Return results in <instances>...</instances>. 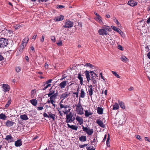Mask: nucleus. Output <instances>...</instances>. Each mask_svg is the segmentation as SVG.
<instances>
[{"mask_svg": "<svg viewBox=\"0 0 150 150\" xmlns=\"http://www.w3.org/2000/svg\"><path fill=\"white\" fill-rule=\"evenodd\" d=\"M43 116L45 117H49V115H48L46 113H45L43 114Z\"/></svg>", "mask_w": 150, "mask_h": 150, "instance_id": "64", "label": "nucleus"}, {"mask_svg": "<svg viewBox=\"0 0 150 150\" xmlns=\"http://www.w3.org/2000/svg\"><path fill=\"white\" fill-rule=\"evenodd\" d=\"M57 44L58 46H61L62 45V41H60L58 42H57Z\"/></svg>", "mask_w": 150, "mask_h": 150, "instance_id": "54", "label": "nucleus"}, {"mask_svg": "<svg viewBox=\"0 0 150 150\" xmlns=\"http://www.w3.org/2000/svg\"><path fill=\"white\" fill-rule=\"evenodd\" d=\"M60 103V108H59V110L63 112L64 114H68V112H69L71 110L70 109H69L68 110H67V108L69 107V106L67 105H64L61 104V102Z\"/></svg>", "mask_w": 150, "mask_h": 150, "instance_id": "1", "label": "nucleus"}, {"mask_svg": "<svg viewBox=\"0 0 150 150\" xmlns=\"http://www.w3.org/2000/svg\"><path fill=\"white\" fill-rule=\"evenodd\" d=\"M117 47H118V49H119L120 50H123V48H122V47L121 45H117Z\"/></svg>", "mask_w": 150, "mask_h": 150, "instance_id": "55", "label": "nucleus"}, {"mask_svg": "<svg viewBox=\"0 0 150 150\" xmlns=\"http://www.w3.org/2000/svg\"><path fill=\"white\" fill-rule=\"evenodd\" d=\"M4 59V57L1 53H0V61H2Z\"/></svg>", "mask_w": 150, "mask_h": 150, "instance_id": "59", "label": "nucleus"}, {"mask_svg": "<svg viewBox=\"0 0 150 150\" xmlns=\"http://www.w3.org/2000/svg\"><path fill=\"white\" fill-rule=\"evenodd\" d=\"M23 49H21L20 48V49H19V51H18L17 52V56H18V55H19V54H21L22 53V52H23Z\"/></svg>", "mask_w": 150, "mask_h": 150, "instance_id": "45", "label": "nucleus"}, {"mask_svg": "<svg viewBox=\"0 0 150 150\" xmlns=\"http://www.w3.org/2000/svg\"><path fill=\"white\" fill-rule=\"evenodd\" d=\"M2 87L3 91L5 92L8 91L9 90V87L8 85L7 84H3Z\"/></svg>", "mask_w": 150, "mask_h": 150, "instance_id": "13", "label": "nucleus"}, {"mask_svg": "<svg viewBox=\"0 0 150 150\" xmlns=\"http://www.w3.org/2000/svg\"><path fill=\"white\" fill-rule=\"evenodd\" d=\"M44 86H45V87L43 88V90H45L47 88L49 87H50L51 86V84H46V83L44 85Z\"/></svg>", "mask_w": 150, "mask_h": 150, "instance_id": "39", "label": "nucleus"}, {"mask_svg": "<svg viewBox=\"0 0 150 150\" xmlns=\"http://www.w3.org/2000/svg\"><path fill=\"white\" fill-rule=\"evenodd\" d=\"M86 95V93L84 89H81V92L80 94V97L81 98H84Z\"/></svg>", "mask_w": 150, "mask_h": 150, "instance_id": "21", "label": "nucleus"}, {"mask_svg": "<svg viewBox=\"0 0 150 150\" xmlns=\"http://www.w3.org/2000/svg\"><path fill=\"white\" fill-rule=\"evenodd\" d=\"M98 113L100 115L102 114L103 113V109L102 108L98 107L97 109Z\"/></svg>", "mask_w": 150, "mask_h": 150, "instance_id": "29", "label": "nucleus"}, {"mask_svg": "<svg viewBox=\"0 0 150 150\" xmlns=\"http://www.w3.org/2000/svg\"><path fill=\"white\" fill-rule=\"evenodd\" d=\"M64 6L61 5H57L56 6V7L59 8H64Z\"/></svg>", "mask_w": 150, "mask_h": 150, "instance_id": "49", "label": "nucleus"}, {"mask_svg": "<svg viewBox=\"0 0 150 150\" xmlns=\"http://www.w3.org/2000/svg\"><path fill=\"white\" fill-rule=\"evenodd\" d=\"M8 40L5 38L0 39V47H6L8 44Z\"/></svg>", "mask_w": 150, "mask_h": 150, "instance_id": "3", "label": "nucleus"}, {"mask_svg": "<svg viewBox=\"0 0 150 150\" xmlns=\"http://www.w3.org/2000/svg\"><path fill=\"white\" fill-rule=\"evenodd\" d=\"M88 144H85L83 145H79V147L81 148H83L87 146L88 145Z\"/></svg>", "mask_w": 150, "mask_h": 150, "instance_id": "47", "label": "nucleus"}, {"mask_svg": "<svg viewBox=\"0 0 150 150\" xmlns=\"http://www.w3.org/2000/svg\"><path fill=\"white\" fill-rule=\"evenodd\" d=\"M16 71L18 73L21 70V68L19 67H17L15 68Z\"/></svg>", "mask_w": 150, "mask_h": 150, "instance_id": "43", "label": "nucleus"}, {"mask_svg": "<svg viewBox=\"0 0 150 150\" xmlns=\"http://www.w3.org/2000/svg\"><path fill=\"white\" fill-rule=\"evenodd\" d=\"M22 143L21 139H19L15 142V145L16 147L20 146L22 145Z\"/></svg>", "mask_w": 150, "mask_h": 150, "instance_id": "15", "label": "nucleus"}, {"mask_svg": "<svg viewBox=\"0 0 150 150\" xmlns=\"http://www.w3.org/2000/svg\"><path fill=\"white\" fill-rule=\"evenodd\" d=\"M105 28H104V29H105V30H109V29H110V28L109 26H105Z\"/></svg>", "mask_w": 150, "mask_h": 150, "instance_id": "61", "label": "nucleus"}, {"mask_svg": "<svg viewBox=\"0 0 150 150\" xmlns=\"http://www.w3.org/2000/svg\"><path fill=\"white\" fill-rule=\"evenodd\" d=\"M137 3L133 0H130L128 1V4L131 6H134L137 5Z\"/></svg>", "mask_w": 150, "mask_h": 150, "instance_id": "14", "label": "nucleus"}, {"mask_svg": "<svg viewBox=\"0 0 150 150\" xmlns=\"http://www.w3.org/2000/svg\"><path fill=\"white\" fill-rule=\"evenodd\" d=\"M44 38L45 36L43 35L42 36V38L40 39V41L42 42H43L44 41Z\"/></svg>", "mask_w": 150, "mask_h": 150, "instance_id": "60", "label": "nucleus"}, {"mask_svg": "<svg viewBox=\"0 0 150 150\" xmlns=\"http://www.w3.org/2000/svg\"><path fill=\"white\" fill-rule=\"evenodd\" d=\"M114 21L116 24L119 26V25H120V23L118 21V20L116 19L115 18L114 20Z\"/></svg>", "mask_w": 150, "mask_h": 150, "instance_id": "56", "label": "nucleus"}, {"mask_svg": "<svg viewBox=\"0 0 150 150\" xmlns=\"http://www.w3.org/2000/svg\"><path fill=\"white\" fill-rule=\"evenodd\" d=\"M98 32L100 35H107L108 34L107 31L105 29L103 28L99 29L98 30Z\"/></svg>", "mask_w": 150, "mask_h": 150, "instance_id": "8", "label": "nucleus"}, {"mask_svg": "<svg viewBox=\"0 0 150 150\" xmlns=\"http://www.w3.org/2000/svg\"><path fill=\"white\" fill-rule=\"evenodd\" d=\"M66 115V122L67 123L71 122L74 120V119H72L73 115L71 112H70L69 114Z\"/></svg>", "mask_w": 150, "mask_h": 150, "instance_id": "5", "label": "nucleus"}, {"mask_svg": "<svg viewBox=\"0 0 150 150\" xmlns=\"http://www.w3.org/2000/svg\"><path fill=\"white\" fill-rule=\"evenodd\" d=\"M87 150H95V149L93 146H87L86 147Z\"/></svg>", "mask_w": 150, "mask_h": 150, "instance_id": "40", "label": "nucleus"}, {"mask_svg": "<svg viewBox=\"0 0 150 150\" xmlns=\"http://www.w3.org/2000/svg\"><path fill=\"white\" fill-rule=\"evenodd\" d=\"M55 92V91L52 90V88H51L50 90V92L48 94V95L49 97H50L52 95L54 94Z\"/></svg>", "mask_w": 150, "mask_h": 150, "instance_id": "35", "label": "nucleus"}, {"mask_svg": "<svg viewBox=\"0 0 150 150\" xmlns=\"http://www.w3.org/2000/svg\"><path fill=\"white\" fill-rule=\"evenodd\" d=\"M15 123V122L11 121L9 120H8L6 122V125L7 127H10L14 125Z\"/></svg>", "mask_w": 150, "mask_h": 150, "instance_id": "10", "label": "nucleus"}, {"mask_svg": "<svg viewBox=\"0 0 150 150\" xmlns=\"http://www.w3.org/2000/svg\"><path fill=\"white\" fill-rule=\"evenodd\" d=\"M51 40L52 42H55L56 41V39L55 38L54 36H51Z\"/></svg>", "mask_w": 150, "mask_h": 150, "instance_id": "52", "label": "nucleus"}, {"mask_svg": "<svg viewBox=\"0 0 150 150\" xmlns=\"http://www.w3.org/2000/svg\"><path fill=\"white\" fill-rule=\"evenodd\" d=\"M121 60L124 62H126L129 61V59L125 56H122L120 58Z\"/></svg>", "mask_w": 150, "mask_h": 150, "instance_id": "26", "label": "nucleus"}, {"mask_svg": "<svg viewBox=\"0 0 150 150\" xmlns=\"http://www.w3.org/2000/svg\"><path fill=\"white\" fill-rule=\"evenodd\" d=\"M118 103L119 104L120 107L122 109H125V106L124 104V103L122 101L118 100Z\"/></svg>", "mask_w": 150, "mask_h": 150, "instance_id": "24", "label": "nucleus"}, {"mask_svg": "<svg viewBox=\"0 0 150 150\" xmlns=\"http://www.w3.org/2000/svg\"><path fill=\"white\" fill-rule=\"evenodd\" d=\"M5 139L8 141L10 142H14V139L11 135H7L6 136Z\"/></svg>", "mask_w": 150, "mask_h": 150, "instance_id": "9", "label": "nucleus"}, {"mask_svg": "<svg viewBox=\"0 0 150 150\" xmlns=\"http://www.w3.org/2000/svg\"><path fill=\"white\" fill-rule=\"evenodd\" d=\"M51 102V103H52V105H53V106L54 107H55V104H54L55 103V101L53 100H51V101H50Z\"/></svg>", "mask_w": 150, "mask_h": 150, "instance_id": "57", "label": "nucleus"}, {"mask_svg": "<svg viewBox=\"0 0 150 150\" xmlns=\"http://www.w3.org/2000/svg\"><path fill=\"white\" fill-rule=\"evenodd\" d=\"M88 92H89V96H91L93 94V89H88Z\"/></svg>", "mask_w": 150, "mask_h": 150, "instance_id": "38", "label": "nucleus"}, {"mask_svg": "<svg viewBox=\"0 0 150 150\" xmlns=\"http://www.w3.org/2000/svg\"><path fill=\"white\" fill-rule=\"evenodd\" d=\"M112 73L117 78H120V76L118 75L115 71H112Z\"/></svg>", "mask_w": 150, "mask_h": 150, "instance_id": "42", "label": "nucleus"}, {"mask_svg": "<svg viewBox=\"0 0 150 150\" xmlns=\"http://www.w3.org/2000/svg\"><path fill=\"white\" fill-rule=\"evenodd\" d=\"M73 23L71 21H68L66 22L65 25L63 26V27L66 28H69L73 26Z\"/></svg>", "mask_w": 150, "mask_h": 150, "instance_id": "7", "label": "nucleus"}, {"mask_svg": "<svg viewBox=\"0 0 150 150\" xmlns=\"http://www.w3.org/2000/svg\"><path fill=\"white\" fill-rule=\"evenodd\" d=\"M30 103L34 106H36L37 104V101L36 99H33L30 100Z\"/></svg>", "mask_w": 150, "mask_h": 150, "instance_id": "30", "label": "nucleus"}, {"mask_svg": "<svg viewBox=\"0 0 150 150\" xmlns=\"http://www.w3.org/2000/svg\"><path fill=\"white\" fill-rule=\"evenodd\" d=\"M90 73L91 74V79L93 82V86L95 87L96 86L97 81L96 79H98V76L93 71H91Z\"/></svg>", "mask_w": 150, "mask_h": 150, "instance_id": "2", "label": "nucleus"}, {"mask_svg": "<svg viewBox=\"0 0 150 150\" xmlns=\"http://www.w3.org/2000/svg\"><path fill=\"white\" fill-rule=\"evenodd\" d=\"M113 107L112 109L113 110H117L119 108V105L117 103H115V104L113 105Z\"/></svg>", "mask_w": 150, "mask_h": 150, "instance_id": "33", "label": "nucleus"}, {"mask_svg": "<svg viewBox=\"0 0 150 150\" xmlns=\"http://www.w3.org/2000/svg\"><path fill=\"white\" fill-rule=\"evenodd\" d=\"M48 114L49 117H50L53 120H54L55 116V115L54 114H52L50 112H49Z\"/></svg>", "mask_w": 150, "mask_h": 150, "instance_id": "36", "label": "nucleus"}, {"mask_svg": "<svg viewBox=\"0 0 150 150\" xmlns=\"http://www.w3.org/2000/svg\"><path fill=\"white\" fill-rule=\"evenodd\" d=\"M57 95L58 94L57 93H56L53 95H52L50 97V99L53 100H55L56 98Z\"/></svg>", "mask_w": 150, "mask_h": 150, "instance_id": "28", "label": "nucleus"}, {"mask_svg": "<svg viewBox=\"0 0 150 150\" xmlns=\"http://www.w3.org/2000/svg\"><path fill=\"white\" fill-rule=\"evenodd\" d=\"M85 75L86 76V78L87 79V81L88 82H89L91 80L89 71H85Z\"/></svg>", "mask_w": 150, "mask_h": 150, "instance_id": "19", "label": "nucleus"}, {"mask_svg": "<svg viewBox=\"0 0 150 150\" xmlns=\"http://www.w3.org/2000/svg\"><path fill=\"white\" fill-rule=\"evenodd\" d=\"M76 120L79 122L80 125H81L83 123V120L81 117L77 116L76 118Z\"/></svg>", "mask_w": 150, "mask_h": 150, "instance_id": "11", "label": "nucleus"}, {"mask_svg": "<svg viewBox=\"0 0 150 150\" xmlns=\"http://www.w3.org/2000/svg\"><path fill=\"white\" fill-rule=\"evenodd\" d=\"M11 100L10 99L8 100L7 103L5 105V107L7 108L10 105L11 103Z\"/></svg>", "mask_w": 150, "mask_h": 150, "instance_id": "44", "label": "nucleus"}, {"mask_svg": "<svg viewBox=\"0 0 150 150\" xmlns=\"http://www.w3.org/2000/svg\"><path fill=\"white\" fill-rule=\"evenodd\" d=\"M76 112L77 113L80 115H82L83 114V108L81 105H76Z\"/></svg>", "mask_w": 150, "mask_h": 150, "instance_id": "4", "label": "nucleus"}, {"mask_svg": "<svg viewBox=\"0 0 150 150\" xmlns=\"http://www.w3.org/2000/svg\"><path fill=\"white\" fill-rule=\"evenodd\" d=\"M67 81H64L61 82L59 85L60 88L62 89L64 88L66 86Z\"/></svg>", "mask_w": 150, "mask_h": 150, "instance_id": "20", "label": "nucleus"}, {"mask_svg": "<svg viewBox=\"0 0 150 150\" xmlns=\"http://www.w3.org/2000/svg\"><path fill=\"white\" fill-rule=\"evenodd\" d=\"M67 125L68 127H69L72 129L74 130H77L78 129V127L77 126H76L75 125H70L69 124H68Z\"/></svg>", "mask_w": 150, "mask_h": 150, "instance_id": "23", "label": "nucleus"}, {"mask_svg": "<svg viewBox=\"0 0 150 150\" xmlns=\"http://www.w3.org/2000/svg\"><path fill=\"white\" fill-rule=\"evenodd\" d=\"M110 140L109 136L108 135V137L107 138V139L106 140V144L107 146H108L109 141Z\"/></svg>", "mask_w": 150, "mask_h": 150, "instance_id": "51", "label": "nucleus"}, {"mask_svg": "<svg viewBox=\"0 0 150 150\" xmlns=\"http://www.w3.org/2000/svg\"><path fill=\"white\" fill-rule=\"evenodd\" d=\"M26 46V45H25V44L24 45V44H23L22 43L21 45V46L20 47V48L21 49H22L23 50V49H24L25 47V46Z\"/></svg>", "mask_w": 150, "mask_h": 150, "instance_id": "48", "label": "nucleus"}, {"mask_svg": "<svg viewBox=\"0 0 150 150\" xmlns=\"http://www.w3.org/2000/svg\"><path fill=\"white\" fill-rule=\"evenodd\" d=\"M82 127L83 131L86 132L89 135H91L93 133V129H88L87 127H84L83 125H82Z\"/></svg>", "mask_w": 150, "mask_h": 150, "instance_id": "6", "label": "nucleus"}, {"mask_svg": "<svg viewBox=\"0 0 150 150\" xmlns=\"http://www.w3.org/2000/svg\"><path fill=\"white\" fill-rule=\"evenodd\" d=\"M95 19L96 21L98 22L100 24H103V23L102 21V18L100 16L96 17Z\"/></svg>", "mask_w": 150, "mask_h": 150, "instance_id": "17", "label": "nucleus"}, {"mask_svg": "<svg viewBox=\"0 0 150 150\" xmlns=\"http://www.w3.org/2000/svg\"><path fill=\"white\" fill-rule=\"evenodd\" d=\"M43 108L42 107H37V109L39 110H42Z\"/></svg>", "mask_w": 150, "mask_h": 150, "instance_id": "63", "label": "nucleus"}, {"mask_svg": "<svg viewBox=\"0 0 150 150\" xmlns=\"http://www.w3.org/2000/svg\"><path fill=\"white\" fill-rule=\"evenodd\" d=\"M78 75L77 78L80 80V84L82 85L83 84V78L82 76H83V75L81 74V73L78 74Z\"/></svg>", "mask_w": 150, "mask_h": 150, "instance_id": "18", "label": "nucleus"}, {"mask_svg": "<svg viewBox=\"0 0 150 150\" xmlns=\"http://www.w3.org/2000/svg\"><path fill=\"white\" fill-rule=\"evenodd\" d=\"M20 118L23 120H27L28 119V117L25 114L21 115Z\"/></svg>", "mask_w": 150, "mask_h": 150, "instance_id": "32", "label": "nucleus"}, {"mask_svg": "<svg viewBox=\"0 0 150 150\" xmlns=\"http://www.w3.org/2000/svg\"><path fill=\"white\" fill-rule=\"evenodd\" d=\"M96 123L98 125L102 128H104L105 127V125L103 124V122L100 120H96Z\"/></svg>", "mask_w": 150, "mask_h": 150, "instance_id": "16", "label": "nucleus"}, {"mask_svg": "<svg viewBox=\"0 0 150 150\" xmlns=\"http://www.w3.org/2000/svg\"><path fill=\"white\" fill-rule=\"evenodd\" d=\"M6 118L7 117L4 114L1 113L0 114V119L3 120H5Z\"/></svg>", "mask_w": 150, "mask_h": 150, "instance_id": "34", "label": "nucleus"}, {"mask_svg": "<svg viewBox=\"0 0 150 150\" xmlns=\"http://www.w3.org/2000/svg\"><path fill=\"white\" fill-rule=\"evenodd\" d=\"M64 17L62 15L56 18L55 21H62L63 20Z\"/></svg>", "mask_w": 150, "mask_h": 150, "instance_id": "31", "label": "nucleus"}, {"mask_svg": "<svg viewBox=\"0 0 150 150\" xmlns=\"http://www.w3.org/2000/svg\"><path fill=\"white\" fill-rule=\"evenodd\" d=\"M52 79H49L46 82V84H49V83L51 82L52 81Z\"/></svg>", "mask_w": 150, "mask_h": 150, "instance_id": "58", "label": "nucleus"}, {"mask_svg": "<svg viewBox=\"0 0 150 150\" xmlns=\"http://www.w3.org/2000/svg\"><path fill=\"white\" fill-rule=\"evenodd\" d=\"M36 92V91L35 90H32L31 91V95H33L35 94Z\"/></svg>", "mask_w": 150, "mask_h": 150, "instance_id": "62", "label": "nucleus"}, {"mask_svg": "<svg viewBox=\"0 0 150 150\" xmlns=\"http://www.w3.org/2000/svg\"><path fill=\"white\" fill-rule=\"evenodd\" d=\"M112 28L114 30L116 31L117 33L121 34V33H122V32L121 30L119 28H117L114 26H111Z\"/></svg>", "mask_w": 150, "mask_h": 150, "instance_id": "22", "label": "nucleus"}, {"mask_svg": "<svg viewBox=\"0 0 150 150\" xmlns=\"http://www.w3.org/2000/svg\"><path fill=\"white\" fill-rule=\"evenodd\" d=\"M79 140L82 142H85L86 140V137L85 136H81L79 137Z\"/></svg>", "mask_w": 150, "mask_h": 150, "instance_id": "25", "label": "nucleus"}, {"mask_svg": "<svg viewBox=\"0 0 150 150\" xmlns=\"http://www.w3.org/2000/svg\"><path fill=\"white\" fill-rule=\"evenodd\" d=\"M5 29V28L4 27V25H1L0 26V30L1 32L4 31Z\"/></svg>", "mask_w": 150, "mask_h": 150, "instance_id": "46", "label": "nucleus"}, {"mask_svg": "<svg viewBox=\"0 0 150 150\" xmlns=\"http://www.w3.org/2000/svg\"><path fill=\"white\" fill-rule=\"evenodd\" d=\"M69 93L68 94L67 92H65L60 96V98L62 100H64L66 98L68 97Z\"/></svg>", "mask_w": 150, "mask_h": 150, "instance_id": "12", "label": "nucleus"}, {"mask_svg": "<svg viewBox=\"0 0 150 150\" xmlns=\"http://www.w3.org/2000/svg\"><path fill=\"white\" fill-rule=\"evenodd\" d=\"M85 66L88 67L90 68H92L94 66L90 63H87L85 64Z\"/></svg>", "mask_w": 150, "mask_h": 150, "instance_id": "41", "label": "nucleus"}, {"mask_svg": "<svg viewBox=\"0 0 150 150\" xmlns=\"http://www.w3.org/2000/svg\"><path fill=\"white\" fill-rule=\"evenodd\" d=\"M135 136H136V137L137 139H139V140L140 141H141L142 140L141 137L139 135H135Z\"/></svg>", "mask_w": 150, "mask_h": 150, "instance_id": "53", "label": "nucleus"}, {"mask_svg": "<svg viewBox=\"0 0 150 150\" xmlns=\"http://www.w3.org/2000/svg\"><path fill=\"white\" fill-rule=\"evenodd\" d=\"M92 113L90 112H89L88 110H86L85 111V115L86 117H88L89 116L92 115Z\"/></svg>", "mask_w": 150, "mask_h": 150, "instance_id": "37", "label": "nucleus"}, {"mask_svg": "<svg viewBox=\"0 0 150 150\" xmlns=\"http://www.w3.org/2000/svg\"><path fill=\"white\" fill-rule=\"evenodd\" d=\"M15 28L16 29H18L20 28L21 27V25H16L15 26H14Z\"/></svg>", "mask_w": 150, "mask_h": 150, "instance_id": "50", "label": "nucleus"}, {"mask_svg": "<svg viewBox=\"0 0 150 150\" xmlns=\"http://www.w3.org/2000/svg\"><path fill=\"white\" fill-rule=\"evenodd\" d=\"M28 41L29 38L28 37H26L23 39L22 41V44L24 45L25 44V45H26V44L28 43Z\"/></svg>", "mask_w": 150, "mask_h": 150, "instance_id": "27", "label": "nucleus"}]
</instances>
